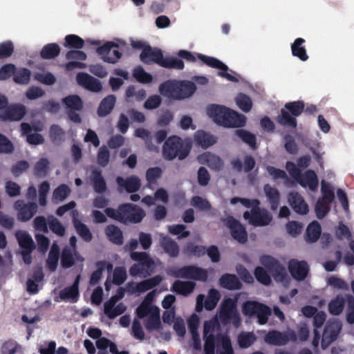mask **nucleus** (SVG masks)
Segmentation results:
<instances>
[{
    "label": "nucleus",
    "instance_id": "6ab92c4d",
    "mask_svg": "<svg viewBox=\"0 0 354 354\" xmlns=\"http://www.w3.org/2000/svg\"><path fill=\"white\" fill-rule=\"evenodd\" d=\"M288 267L292 277L298 281L304 280L309 271V266L304 260L292 259L288 261Z\"/></svg>",
    "mask_w": 354,
    "mask_h": 354
},
{
    "label": "nucleus",
    "instance_id": "e433bc0d",
    "mask_svg": "<svg viewBox=\"0 0 354 354\" xmlns=\"http://www.w3.org/2000/svg\"><path fill=\"white\" fill-rule=\"evenodd\" d=\"M346 303V295L344 296L342 295H337L328 303V309L329 313L335 316L340 315L344 308Z\"/></svg>",
    "mask_w": 354,
    "mask_h": 354
},
{
    "label": "nucleus",
    "instance_id": "4d7b16f0",
    "mask_svg": "<svg viewBox=\"0 0 354 354\" xmlns=\"http://www.w3.org/2000/svg\"><path fill=\"white\" fill-rule=\"evenodd\" d=\"M71 193L69 187L66 184H62L55 188L53 193V199L59 202L65 200Z\"/></svg>",
    "mask_w": 354,
    "mask_h": 354
},
{
    "label": "nucleus",
    "instance_id": "c9c22d12",
    "mask_svg": "<svg viewBox=\"0 0 354 354\" xmlns=\"http://www.w3.org/2000/svg\"><path fill=\"white\" fill-rule=\"evenodd\" d=\"M195 286L196 283L194 281L177 280L173 283L171 291L183 296H187L194 291Z\"/></svg>",
    "mask_w": 354,
    "mask_h": 354
},
{
    "label": "nucleus",
    "instance_id": "603ef678",
    "mask_svg": "<svg viewBox=\"0 0 354 354\" xmlns=\"http://www.w3.org/2000/svg\"><path fill=\"white\" fill-rule=\"evenodd\" d=\"M236 103L239 108L245 113L249 112L252 107L251 98L248 95L242 93L236 96Z\"/></svg>",
    "mask_w": 354,
    "mask_h": 354
},
{
    "label": "nucleus",
    "instance_id": "a18cd8bd",
    "mask_svg": "<svg viewBox=\"0 0 354 354\" xmlns=\"http://www.w3.org/2000/svg\"><path fill=\"white\" fill-rule=\"evenodd\" d=\"M97 270H95L90 277L89 283L91 286H95L99 283L102 277V272L104 270L106 266H107V268L111 269L112 265L110 263H107L104 261H100L96 263Z\"/></svg>",
    "mask_w": 354,
    "mask_h": 354
},
{
    "label": "nucleus",
    "instance_id": "0e129e2a",
    "mask_svg": "<svg viewBox=\"0 0 354 354\" xmlns=\"http://www.w3.org/2000/svg\"><path fill=\"white\" fill-rule=\"evenodd\" d=\"M154 309H159L158 307L151 306L150 304L143 301L137 308L136 314L140 319L145 317L147 315H152Z\"/></svg>",
    "mask_w": 354,
    "mask_h": 354
},
{
    "label": "nucleus",
    "instance_id": "bb28decb",
    "mask_svg": "<svg viewBox=\"0 0 354 354\" xmlns=\"http://www.w3.org/2000/svg\"><path fill=\"white\" fill-rule=\"evenodd\" d=\"M73 214V226L77 233V234L81 237L82 240L86 242H90L93 239V234L91 232L89 228L87 225L83 223L82 221L78 220L76 218L77 214V210H72Z\"/></svg>",
    "mask_w": 354,
    "mask_h": 354
},
{
    "label": "nucleus",
    "instance_id": "a878e982",
    "mask_svg": "<svg viewBox=\"0 0 354 354\" xmlns=\"http://www.w3.org/2000/svg\"><path fill=\"white\" fill-rule=\"evenodd\" d=\"M79 280L77 276L72 286L64 288L60 290L59 296L62 300L76 302L79 298Z\"/></svg>",
    "mask_w": 354,
    "mask_h": 354
},
{
    "label": "nucleus",
    "instance_id": "f704fd0d",
    "mask_svg": "<svg viewBox=\"0 0 354 354\" xmlns=\"http://www.w3.org/2000/svg\"><path fill=\"white\" fill-rule=\"evenodd\" d=\"M305 39L301 37L297 38L291 44V52L294 57L299 58L301 61L305 62L308 59L306 49L304 46Z\"/></svg>",
    "mask_w": 354,
    "mask_h": 354
},
{
    "label": "nucleus",
    "instance_id": "4c0bfd02",
    "mask_svg": "<svg viewBox=\"0 0 354 354\" xmlns=\"http://www.w3.org/2000/svg\"><path fill=\"white\" fill-rule=\"evenodd\" d=\"M322 228L317 221H313L308 224L306 230V240L308 243H315L320 237Z\"/></svg>",
    "mask_w": 354,
    "mask_h": 354
},
{
    "label": "nucleus",
    "instance_id": "39448f33",
    "mask_svg": "<svg viewBox=\"0 0 354 354\" xmlns=\"http://www.w3.org/2000/svg\"><path fill=\"white\" fill-rule=\"evenodd\" d=\"M130 257L132 260L137 261L129 268L131 276L146 277L154 272L155 263L147 252H132Z\"/></svg>",
    "mask_w": 354,
    "mask_h": 354
},
{
    "label": "nucleus",
    "instance_id": "dca6fc26",
    "mask_svg": "<svg viewBox=\"0 0 354 354\" xmlns=\"http://www.w3.org/2000/svg\"><path fill=\"white\" fill-rule=\"evenodd\" d=\"M296 335L294 332L283 333L279 330H272L269 331L265 336V342L270 345L284 346L290 340H295Z\"/></svg>",
    "mask_w": 354,
    "mask_h": 354
},
{
    "label": "nucleus",
    "instance_id": "1a4fd4ad",
    "mask_svg": "<svg viewBox=\"0 0 354 354\" xmlns=\"http://www.w3.org/2000/svg\"><path fill=\"white\" fill-rule=\"evenodd\" d=\"M168 274L176 278L189 279L203 282L207 281L208 277L207 270L196 266L173 268L169 270Z\"/></svg>",
    "mask_w": 354,
    "mask_h": 354
},
{
    "label": "nucleus",
    "instance_id": "7c9ffc66",
    "mask_svg": "<svg viewBox=\"0 0 354 354\" xmlns=\"http://www.w3.org/2000/svg\"><path fill=\"white\" fill-rule=\"evenodd\" d=\"M91 181L93 187V189L96 193L103 194L106 191V183L102 175L101 170L97 169L92 170Z\"/></svg>",
    "mask_w": 354,
    "mask_h": 354
},
{
    "label": "nucleus",
    "instance_id": "680f3d73",
    "mask_svg": "<svg viewBox=\"0 0 354 354\" xmlns=\"http://www.w3.org/2000/svg\"><path fill=\"white\" fill-rule=\"evenodd\" d=\"M254 274L256 279L261 283L268 286L271 283V278L267 271L262 267L258 266L254 269Z\"/></svg>",
    "mask_w": 354,
    "mask_h": 354
},
{
    "label": "nucleus",
    "instance_id": "aec40b11",
    "mask_svg": "<svg viewBox=\"0 0 354 354\" xmlns=\"http://www.w3.org/2000/svg\"><path fill=\"white\" fill-rule=\"evenodd\" d=\"M288 201L292 209L297 214L306 215L308 213L309 206L299 192H290L288 195Z\"/></svg>",
    "mask_w": 354,
    "mask_h": 354
},
{
    "label": "nucleus",
    "instance_id": "412c9836",
    "mask_svg": "<svg viewBox=\"0 0 354 354\" xmlns=\"http://www.w3.org/2000/svg\"><path fill=\"white\" fill-rule=\"evenodd\" d=\"M162 56V51L160 48H152L151 46L146 45L140 55V59L145 64L155 63L159 66Z\"/></svg>",
    "mask_w": 354,
    "mask_h": 354
},
{
    "label": "nucleus",
    "instance_id": "ea45409f",
    "mask_svg": "<svg viewBox=\"0 0 354 354\" xmlns=\"http://www.w3.org/2000/svg\"><path fill=\"white\" fill-rule=\"evenodd\" d=\"M62 103L68 111H80L83 108V102L77 95H70L64 97Z\"/></svg>",
    "mask_w": 354,
    "mask_h": 354
},
{
    "label": "nucleus",
    "instance_id": "49530a36",
    "mask_svg": "<svg viewBox=\"0 0 354 354\" xmlns=\"http://www.w3.org/2000/svg\"><path fill=\"white\" fill-rule=\"evenodd\" d=\"M234 134L243 142L248 144L252 149H256L257 148V138L254 134L243 129H236L234 131Z\"/></svg>",
    "mask_w": 354,
    "mask_h": 354
},
{
    "label": "nucleus",
    "instance_id": "9b49d317",
    "mask_svg": "<svg viewBox=\"0 0 354 354\" xmlns=\"http://www.w3.org/2000/svg\"><path fill=\"white\" fill-rule=\"evenodd\" d=\"M260 262L272 274L276 281H287L288 276L286 270L275 258L270 255H263L260 257Z\"/></svg>",
    "mask_w": 354,
    "mask_h": 354
},
{
    "label": "nucleus",
    "instance_id": "f3484780",
    "mask_svg": "<svg viewBox=\"0 0 354 354\" xmlns=\"http://www.w3.org/2000/svg\"><path fill=\"white\" fill-rule=\"evenodd\" d=\"M76 81L80 86L91 92L99 93L102 90V82L86 73H78Z\"/></svg>",
    "mask_w": 354,
    "mask_h": 354
},
{
    "label": "nucleus",
    "instance_id": "5701e85b",
    "mask_svg": "<svg viewBox=\"0 0 354 354\" xmlns=\"http://www.w3.org/2000/svg\"><path fill=\"white\" fill-rule=\"evenodd\" d=\"M26 112L22 104H12L6 107L3 114V119L10 121L21 120Z\"/></svg>",
    "mask_w": 354,
    "mask_h": 354
},
{
    "label": "nucleus",
    "instance_id": "f8f14e48",
    "mask_svg": "<svg viewBox=\"0 0 354 354\" xmlns=\"http://www.w3.org/2000/svg\"><path fill=\"white\" fill-rule=\"evenodd\" d=\"M225 226L230 230L232 237L239 243L244 244L248 241V232L243 225L232 216L221 218Z\"/></svg>",
    "mask_w": 354,
    "mask_h": 354
},
{
    "label": "nucleus",
    "instance_id": "a19ab883",
    "mask_svg": "<svg viewBox=\"0 0 354 354\" xmlns=\"http://www.w3.org/2000/svg\"><path fill=\"white\" fill-rule=\"evenodd\" d=\"M59 247L56 243H53L48 253L46 265L50 272H54L57 269L59 257Z\"/></svg>",
    "mask_w": 354,
    "mask_h": 354
},
{
    "label": "nucleus",
    "instance_id": "37998d69",
    "mask_svg": "<svg viewBox=\"0 0 354 354\" xmlns=\"http://www.w3.org/2000/svg\"><path fill=\"white\" fill-rule=\"evenodd\" d=\"M15 237L21 250L35 248V243L31 236L27 232L17 230L15 232Z\"/></svg>",
    "mask_w": 354,
    "mask_h": 354
},
{
    "label": "nucleus",
    "instance_id": "b1692460",
    "mask_svg": "<svg viewBox=\"0 0 354 354\" xmlns=\"http://www.w3.org/2000/svg\"><path fill=\"white\" fill-rule=\"evenodd\" d=\"M219 285L229 290H238L242 288V283L234 274L225 273L219 278Z\"/></svg>",
    "mask_w": 354,
    "mask_h": 354
},
{
    "label": "nucleus",
    "instance_id": "774afa93",
    "mask_svg": "<svg viewBox=\"0 0 354 354\" xmlns=\"http://www.w3.org/2000/svg\"><path fill=\"white\" fill-rule=\"evenodd\" d=\"M127 271L124 267L118 266L113 274V283L115 285L122 284L127 279Z\"/></svg>",
    "mask_w": 354,
    "mask_h": 354
},
{
    "label": "nucleus",
    "instance_id": "69168bd1",
    "mask_svg": "<svg viewBox=\"0 0 354 354\" xmlns=\"http://www.w3.org/2000/svg\"><path fill=\"white\" fill-rule=\"evenodd\" d=\"M75 263L72 251L70 249L64 248L62 253L61 264L64 268H69Z\"/></svg>",
    "mask_w": 354,
    "mask_h": 354
},
{
    "label": "nucleus",
    "instance_id": "0eeeda50",
    "mask_svg": "<svg viewBox=\"0 0 354 354\" xmlns=\"http://www.w3.org/2000/svg\"><path fill=\"white\" fill-rule=\"evenodd\" d=\"M242 312L249 317H257L260 325L267 324L272 314L271 308L262 303L256 301H247L243 304Z\"/></svg>",
    "mask_w": 354,
    "mask_h": 354
},
{
    "label": "nucleus",
    "instance_id": "864d4df0",
    "mask_svg": "<svg viewBox=\"0 0 354 354\" xmlns=\"http://www.w3.org/2000/svg\"><path fill=\"white\" fill-rule=\"evenodd\" d=\"M49 169V161L47 158H40L35 165L34 174L39 178L45 177Z\"/></svg>",
    "mask_w": 354,
    "mask_h": 354
},
{
    "label": "nucleus",
    "instance_id": "2eb2a0df",
    "mask_svg": "<svg viewBox=\"0 0 354 354\" xmlns=\"http://www.w3.org/2000/svg\"><path fill=\"white\" fill-rule=\"evenodd\" d=\"M341 329L342 325L338 321H328L323 331L322 347L326 348L335 341Z\"/></svg>",
    "mask_w": 354,
    "mask_h": 354
},
{
    "label": "nucleus",
    "instance_id": "9d476101",
    "mask_svg": "<svg viewBox=\"0 0 354 354\" xmlns=\"http://www.w3.org/2000/svg\"><path fill=\"white\" fill-rule=\"evenodd\" d=\"M243 218L253 226H266L272 220V214L265 208H261L260 204L252 207L251 211L243 213Z\"/></svg>",
    "mask_w": 354,
    "mask_h": 354
},
{
    "label": "nucleus",
    "instance_id": "393cba45",
    "mask_svg": "<svg viewBox=\"0 0 354 354\" xmlns=\"http://www.w3.org/2000/svg\"><path fill=\"white\" fill-rule=\"evenodd\" d=\"M116 183L119 187H122L128 193H134L139 190L141 186L140 180L138 176H131L124 179L121 176L116 178Z\"/></svg>",
    "mask_w": 354,
    "mask_h": 354
},
{
    "label": "nucleus",
    "instance_id": "13d9d810",
    "mask_svg": "<svg viewBox=\"0 0 354 354\" xmlns=\"http://www.w3.org/2000/svg\"><path fill=\"white\" fill-rule=\"evenodd\" d=\"M48 226L50 230L55 234L63 236L65 234V227L61 222L53 216H49Z\"/></svg>",
    "mask_w": 354,
    "mask_h": 354
},
{
    "label": "nucleus",
    "instance_id": "72a5a7b5",
    "mask_svg": "<svg viewBox=\"0 0 354 354\" xmlns=\"http://www.w3.org/2000/svg\"><path fill=\"white\" fill-rule=\"evenodd\" d=\"M107 239L113 243L121 245L124 242L123 234L121 230L115 225H109L104 230Z\"/></svg>",
    "mask_w": 354,
    "mask_h": 354
},
{
    "label": "nucleus",
    "instance_id": "c756f323",
    "mask_svg": "<svg viewBox=\"0 0 354 354\" xmlns=\"http://www.w3.org/2000/svg\"><path fill=\"white\" fill-rule=\"evenodd\" d=\"M196 144L203 149H207L216 142V138L203 130H198L194 133Z\"/></svg>",
    "mask_w": 354,
    "mask_h": 354
},
{
    "label": "nucleus",
    "instance_id": "79ce46f5",
    "mask_svg": "<svg viewBox=\"0 0 354 354\" xmlns=\"http://www.w3.org/2000/svg\"><path fill=\"white\" fill-rule=\"evenodd\" d=\"M160 66L169 69L183 70L185 67L182 59L171 56H162Z\"/></svg>",
    "mask_w": 354,
    "mask_h": 354
},
{
    "label": "nucleus",
    "instance_id": "7ed1b4c3",
    "mask_svg": "<svg viewBox=\"0 0 354 354\" xmlns=\"http://www.w3.org/2000/svg\"><path fill=\"white\" fill-rule=\"evenodd\" d=\"M196 90L194 83L190 81H167L159 86L160 93L167 97L183 100L192 95Z\"/></svg>",
    "mask_w": 354,
    "mask_h": 354
},
{
    "label": "nucleus",
    "instance_id": "ddd939ff",
    "mask_svg": "<svg viewBox=\"0 0 354 354\" xmlns=\"http://www.w3.org/2000/svg\"><path fill=\"white\" fill-rule=\"evenodd\" d=\"M197 57L207 66L214 68L219 69L220 71L217 73L218 76L232 82H239V79L236 76L227 73V71H229L228 66L223 63L221 60L215 57H209L201 53H197Z\"/></svg>",
    "mask_w": 354,
    "mask_h": 354
},
{
    "label": "nucleus",
    "instance_id": "473e14b6",
    "mask_svg": "<svg viewBox=\"0 0 354 354\" xmlns=\"http://www.w3.org/2000/svg\"><path fill=\"white\" fill-rule=\"evenodd\" d=\"M116 102V97L114 95H109L105 97L100 103L97 108V115L100 117L108 115L113 109Z\"/></svg>",
    "mask_w": 354,
    "mask_h": 354
},
{
    "label": "nucleus",
    "instance_id": "09e8293b",
    "mask_svg": "<svg viewBox=\"0 0 354 354\" xmlns=\"http://www.w3.org/2000/svg\"><path fill=\"white\" fill-rule=\"evenodd\" d=\"M31 71L26 68H17L13 77V81L18 84L26 85L30 82Z\"/></svg>",
    "mask_w": 354,
    "mask_h": 354
},
{
    "label": "nucleus",
    "instance_id": "052dcab7",
    "mask_svg": "<svg viewBox=\"0 0 354 354\" xmlns=\"http://www.w3.org/2000/svg\"><path fill=\"white\" fill-rule=\"evenodd\" d=\"M321 192L322 197L319 198L330 203L334 201L335 194L333 189L328 183H326L324 180L322 181Z\"/></svg>",
    "mask_w": 354,
    "mask_h": 354
},
{
    "label": "nucleus",
    "instance_id": "58836bf2",
    "mask_svg": "<svg viewBox=\"0 0 354 354\" xmlns=\"http://www.w3.org/2000/svg\"><path fill=\"white\" fill-rule=\"evenodd\" d=\"M209 328L205 324L203 329L204 353L205 354H215L216 337L212 333H209Z\"/></svg>",
    "mask_w": 354,
    "mask_h": 354
},
{
    "label": "nucleus",
    "instance_id": "c85d7f7f",
    "mask_svg": "<svg viewBox=\"0 0 354 354\" xmlns=\"http://www.w3.org/2000/svg\"><path fill=\"white\" fill-rule=\"evenodd\" d=\"M263 191L270 204V209L272 211H276L280 203V193L279 190L269 184H266L263 186Z\"/></svg>",
    "mask_w": 354,
    "mask_h": 354
},
{
    "label": "nucleus",
    "instance_id": "de8ad7c7",
    "mask_svg": "<svg viewBox=\"0 0 354 354\" xmlns=\"http://www.w3.org/2000/svg\"><path fill=\"white\" fill-rule=\"evenodd\" d=\"M49 137L54 145H59L64 140L65 131L58 124H52L49 129Z\"/></svg>",
    "mask_w": 354,
    "mask_h": 354
},
{
    "label": "nucleus",
    "instance_id": "20e7f679",
    "mask_svg": "<svg viewBox=\"0 0 354 354\" xmlns=\"http://www.w3.org/2000/svg\"><path fill=\"white\" fill-rule=\"evenodd\" d=\"M305 110V103L302 100L289 102L281 109L276 120L281 126L295 129L297 126V118Z\"/></svg>",
    "mask_w": 354,
    "mask_h": 354
},
{
    "label": "nucleus",
    "instance_id": "338daca9",
    "mask_svg": "<svg viewBox=\"0 0 354 354\" xmlns=\"http://www.w3.org/2000/svg\"><path fill=\"white\" fill-rule=\"evenodd\" d=\"M20 348V345L17 342L9 339L2 344L1 354H15Z\"/></svg>",
    "mask_w": 354,
    "mask_h": 354
},
{
    "label": "nucleus",
    "instance_id": "cd10ccee",
    "mask_svg": "<svg viewBox=\"0 0 354 354\" xmlns=\"http://www.w3.org/2000/svg\"><path fill=\"white\" fill-rule=\"evenodd\" d=\"M160 245L164 252L171 258H176L180 253L178 243L171 238L164 236L160 239Z\"/></svg>",
    "mask_w": 354,
    "mask_h": 354
},
{
    "label": "nucleus",
    "instance_id": "f03ea898",
    "mask_svg": "<svg viewBox=\"0 0 354 354\" xmlns=\"http://www.w3.org/2000/svg\"><path fill=\"white\" fill-rule=\"evenodd\" d=\"M106 215L123 224L138 223L145 216V212L137 205L123 203L118 209L106 207L104 210Z\"/></svg>",
    "mask_w": 354,
    "mask_h": 354
},
{
    "label": "nucleus",
    "instance_id": "4be33fe9",
    "mask_svg": "<svg viewBox=\"0 0 354 354\" xmlns=\"http://www.w3.org/2000/svg\"><path fill=\"white\" fill-rule=\"evenodd\" d=\"M198 160L201 164L207 165L211 169L214 171H220L223 165L221 158L210 152H205L199 155Z\"/></svg>",
    "mask_w": 354,
    "mask_h": 354
},
{
    "label": "nucleus",
    "instance_id": "8fccbe9b",
    "mask_svg": "<svg viewBox=\"0 0 354 354\" xmlns=\"http://www.w3.org/2000/svg\"><path fill=\"white\" fill-rule=\"evenodd\" d=\"M330 202L318 198L315 205V212L318 219L324 218L330 212Z\"/></svg>",
    "mask_w": 354,
    "mask_h": 354
},
{
    "label": "nucleus",
    "instance_id": "6e6d98bb",
    "mask_svg": "<svg viewBox=\"0 0 354 354\" xmlns=\"http://www.w3.org/2000/svg\"><path fill=\"white\" fill-rule=\"evenodd\" d=\"M84 40L76 35H68L65 37L64 46L68 48L81 49L84 47Z\"/></svg>",
    "mask_w": 354,
    "mask_h": 354
},
{
    "label": "nucleus",
    "instance_id": "5fc2aeb1",
    "mask_svg": "<svg viewBox=\"0 0 354 354\" xmlns=\"http://www.w3.org/2000/svg\"><path fill=\"white\" fill-rule=\"evenodd\" d=\"M256 337L252 333L241 332L238 335V344L242 348L250 347L255 341Z\"/></svg>",
    "mask_w": 354,
    "mask_h": 354
},
{
    "label": "nucleus",
    "instance_id": "6e6552de",
    "mask_svg": "<svg viewBox=\"0 0 354 354\" xmlns=\"http://www.w3.org/2000/svg\"><path fill=\"white\" fill-rule=\"evenodd\" d=\"M219 317L223 324L232 323L235 328L241 324V318L236 308V300L224 299L220 306Z\"/></svg>",
    "mask_w": 354,
    "mask_h": 354
},
{
    "label": "nucleus",
    "instance_id": "f257e3e1",
    "mask_svg": "<svg viewBox=\"0 0 354 354\" xmlns=\"http://www.w3.org/2000/svg\"><path fill=\"white\" fill-rule=\"evenodd\" d=\"M208 115L218 125L227 128H241L246 124L245 115L225 106L211 104L207 109Z\"/></svg>",
    "mask_w": 354,
    "mask_h": 354
},
{
    "label": "nucleus",
    "instance_id": "a211bd4d",
    "mask_svg": "<svg viewBox=\"0 0 354 354\" xmlns=\"http://www.w3.org/2000/svg\"><path fill=\"white\" fill-rule=\"evenodd\" d=\"M15 207L18 210V220L22 222L29 221L37 212V205L34 202L26 204L23 201L19 200L15 203Z\"/></svg>",
    "mask_w": 354,
    "mask_h": 354
},
{
    "label": "nucleus",
    "instance_id": "bf43d9fd",
    "mask_svg": "<svg viewBox=\"0 0 354 354\" xmlns=\"http://www.w3.org/2000/svg\"><path fill=\"white\" fill-rule=\"evenodd\" d=\"M133 76L140 83L147 84L152 81V76L147 73L142 66H137L134 68Z\"/></svg>",
    "mask_w": 354,
    "mask_h": 354
},
{
    "label": "nucleus",
    "instance_id": "2f4dec72",
    "mask_svg": "<svg viewBox=\"0 0 354 354\" xmlns=\"http://www.w3.org/2000/svg\"><path fill=\"white\" fill-rule=\"evenodd\" d=\"M302 187H308L311 191L317 190L319 185L318 178L315 172L312 169H308L300 176L299 180Z\"/></svg>",
    "mask_w": 354,
    "mask_h": 354
},
{
    "label": "nucleus",
    "instance_id": "e2e57ef3",
    "mask_svg": "<svg viewBox=\"0 0 354 354\" xmlns=\"http://www.w3.org/2000/svg\"><path fill=\"white\" fill-rule=\"evenodd\" d=\"M191 205L202 211H208L212 207L210 203L207 199L199 196L192 198Z\"/></svg>",
    "mask_w": 354,
    "mask_h": 354
},
{
    "label": "nucleus",
    "instance_id": "4468645a",
    "mask_svg": "<svg viewBox=\"0 0 354 354\" xmlns=\"http://www.w3.org/2000/svg\"><path fill=\"white\" fill-rule=\"evenodd\" d=\"M119 45L113 41H107L99 46L96 51L104 62L115 64L122 57V53L118 50Z\"/></svg>",
    "mask_w": 354,
    "mask_h": 354
},
{
    "label": "nucleus",
    "instance_id": "423d86ee",
    "mask_svg": "<svg viewBox=\"0 0 354 354\" xmlns=\"http://www.w3.org/2000/svg\"><path fill=\"white\" fill-rule=\"evenodd\" d=\"M189 147L184 145L180 137L173 136L165 142L162 147V155L167 160H172L176 158L182 160L189 155Z\"/></svg>",
    "mask_w": 354,
    "mask_h": 354
},
{
    "label": "nucleus",
    "instance_id": "3c124183",
    "mask_svg": "<svg viewBox=\"0 0 354 354\" xmlns=\"http://www.w3.org/2000/svg\"><path fill=\"white\" fill-rule=\"evenodd\" d=\"M145 326L148 331L157 330L160 327L159 309L153 310L152 315L145 321Z\"/></svg>",
    "mask_w": 354,
    "mask_h": 354
},
{
    "label": "nucleus",
    "instance_id": "c03bdc74",
    "mask_svg": "<svg viewBox=\"0 0 354 354\" xmlns=\"http://www.w3.org/2000/svg\"><path fill=\"white\" fill-rule=\"evenodd\" d=\"M60 53V47L56 43L45 45L40 51V56L44 59H51L57 57Z\"/></svg>",
    "mask_w": 354,
    "mask_h": 354
}]
</instances>
